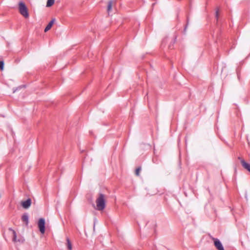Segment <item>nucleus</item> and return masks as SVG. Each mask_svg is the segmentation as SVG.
Here are the masks:
<instances>
[{
    "label": "nucleus",
    "instance_id": "nucleus-1",
    "mask_svg": "<svg viewBox=\"0 0 250 250\" xmlns=\"http://www.w3.org/2000/svg\"><path fill=\"white\" fill-rule=\"evenodd\" d=\"M96 206L94 207L95 209L99 211L103 210L105 207V195L102 193L99 194L96 200Z\"/></svg>",
    "mask_w": 250,
    "mask_h": 250
},
{
    "label": "nucleus",
    "instance_id": "nucleus-2",
    "mask_svg": "<svg viewBox=\"0 0 250 250\" xmlns=\"http://www.w3.org/2000/svg\"><path fill=\"white\" fill-rule=\"evenodd\" d=\"M19 12L21 14L24 18H28L29 17V14L25 4L22 2H20L19 4Z\"/></svg>",
    "mask_w": 250,
    "mask_h": 250
},
{
    "label": "nucleus",
    "instance_id": "nucleus-3",
    "mask_svg": "<svg viewBox=\"0 0 250 250\" xmlns=\"http://www.w3.org/2000/svg\"><path fill=\"white\" fill-rule=\"evenodd\" d=\"M38 227L40 232L44 234L45 232V220L43 218H40L38 223Z\"/></svg>",
    "mask_w": 250,
    "mask_h": 250
},
{
    "label": "nucleus",
    "instance_id": "nucleus-4",
    "mask_svg": "<svg viewBox=\"0 0 250 250\" xmlns=\"http://www.w3.org/2000/svg\"><path fill=\"white\" fill-rule=\"evenodd\" d=\"M212 239L214 241V245L218 250H224L223 246L219 239L215 238Z\"/></svg>",
    "mask_w": 250,
    "mask_h": 250
},
{
    "label": "nucleus",
    "instance_id": "nucleus-5",
    "mask_svg": "<svg viewBox=\"0 0 250 250\" xmlns=\"http://www.w3.org/2000/svg\"><path fill=\"white\" fill-rule=\"evenodd\" d=\"M238 159L240 160L241 163L246 169L249 171L250 172V165L247 163H246L244 160L241 159L240 157H239Z\"/></svg>",
    "mask_w": 250,
    "mask_h": 250
},
{
    "label": "nucleus",
    "instance_id": "nucleus-6",
    "mask_svg": "<svg viewBox=\"0 0 250 250\" xmlns=\"http://www.w3.org/2000/svg\"><path fill=\"white\" fill-rule=\"evenodd\" d=\"M31 204V200L30 199L26 200V201H23L21 203L22 207L24 208H29Z\"/></svg>",
    "mask_w": 250,
    "mask_h": 250
},
{
    "label": "nucleus",
    "instance_id": "nucleus-7",
    "mask_svg": "<svg viewBox=\"0 0 250 250\" xmlns=\"http://www.w3.org/2000/svg\"><path fill=\"white\" fill-rule=\"evenodd\" d=\"M55 21V19H53L49 22V23L47 24V25L46 26L45 29H44V32H47L48 30H49L52 27L53 24H54V22Z\"/></svg>",
    "mask_w": 250,
    "mask_h": 250
},
{
    "label": "nucleus",
    "instance_id": "nucleus-8",
    "mask_svg": "<svg viewBox=\"0 0 250 250\" xmlns=\"http://www.w3.org/2000/svg\"><path fill=\"white\" fill-rule=\"evenodd\" d=\"M22 220L23 222L25 223V225L27 226L28 225V215L27 214L25 213L22 216Z\"/></svg>",
    "mask_w": 250,
    "mask_h": 250
},
{
    "label": "nucleus",
    "instance_id": "nucleus-9",
    "mask_svg": "<svg viewBox=\"0 0 250 250\" xmlns=\"http://www.w3.org/2000/svg\"><path fill=\"white\" fill-rule=\"evenodd\" d=\"M9 230H11L12 232V233H13V241L14 242H17V241L20 242L21 240H17V235H16V233L15 232V231L13 230L12 229H9Z\"/></svg>",
    "mask_w": 250,
    "mask_h": 250
},
{
    "label": "nucleus",
    "instance_id": "nucleus-10",
    "mask_svg": "<svg viewBox=\"0 0 250 250\" xmlns=\"http://www.w3.org/2000/svg\"><path fill=\"white\" fill-rule=\"evenodd\" d=\"M66 245L68 250H72V247L70 240L68 238H66Z\"/></svg>",
    "mask_w": 250,
    "mask_h": 250
},
{
    "label": "nucleus",
    "instance_id": "nucleus-11",
    "mask_svg": "<svg viewBox=\"0 0 250 250\" xmlns=\"http://www.w3.org/2000/svg\"><path fill=\"white\" fill-rule=\"evenodd\" d=\"M113 2L111 0L108 2V5H107V12L108 14L109 13L110 11L112 9V5H113Z\"/></svg>",
    "mask_w": 250,
    "mask_h": 250
},
{
    "label": "nucleus",
    "instance_id": "nucleus-12",
    "mask_svg": "<svg viewBox=\"0 0 250 250\" xmlns=\"http://www.w3.org/2000/svg\"><path fill=\"white\" fill-rule=\"evenodd\" d=\"M55 2V0H48L46 3V7L51 6Z\"/></svg>",
    "mask_w": 250,
    "mask_h": 250
},
{
    "label": "nucleus",
    "instance_id": "nucleus-13",
    "mask_svg": "<svg viewBox=\"0 0 250 250\" xmlns=\"http://www.w3.org/2000/svg\"><path fill=\"white\" fill-rule=\"evenodd\" d=\"M141 167H138L136 169L135 173L137 176L139 175V173L141 171Z\"/></svg>",
    "mask_w": 250,
    "mask_h": 250
},
{
    "label": "nucleus",
    "instance_id": "nucleus-14",
    "mask_svg": "<svg viewBox=\"0 0 250 250\" xmlns=\"http://www.w3.org/2000/svg\"><path fill=\"white\" fill-rule=\"evenodd\" d=\"M4 66V63L2 61H0V69L3 70Z\"/></svg>",
    "mask_w": 250,
    "mask_h": 250
},
{
    "label": "nucleus",
    "instance_id": "nucleus-15",
    "mask_svg": "<svg viewBox=\"0 0 250 250\" xmlns=\"http://www.w3.org/2000/svg\"><path fill=\"white\" fill-rule=\"evenodd\" d=\"M218 15H219V12H218V11H217L216 12V17L217 19L218 18Z\"/></svg>",
    "mask_w": 250,
    "mask_h": 250
},
{
    "label": "nucleus",
    "instance_id": "nucleus-16",
    "mask_svg": "<svg viewBox=\"0 0 250 250\" xmlns=\"http://www.w3.org/2000/svg\"><path fill=\"white\" fill-rule=\"evenodd\" d=\"M23 241V239H22L21 240V242H22Z\"/></svg>",
    "mask_w": 250,
    "mask_h": 250
}]
</instances>
